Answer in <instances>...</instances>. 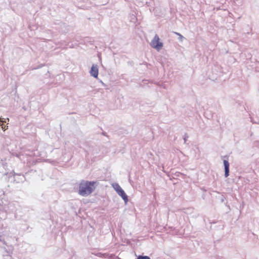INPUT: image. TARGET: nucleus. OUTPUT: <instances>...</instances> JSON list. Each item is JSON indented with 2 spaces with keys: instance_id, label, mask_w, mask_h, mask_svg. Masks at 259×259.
Here are the masks:
<instances>
[{
  "instance_id": "1",
  "label": "nucleus",
  "mask_w": 259,
  "mask_h": 259,
  "mask_svg": "<svg viewBox=\"0 0 259 259\" xmlns=\"http://www.w3.org/2000/svg\"><path fill=\"white\" fill-rule=\"evenodd\" d=\"M97 185L96 181L82 180L79 184L78 193L82 196L89 195L94 191Z\"/></svg>"
},
{
  "instance_id": "2",
  "label": "nucleus",
  "mask_w": 259,
  "mask_h": 259,
  "mask_svg": "<svg viewBox=\"0 0 259 259\" xmlns=\"http://www.w3.org/2000/svg\"><path fill=\"white\" fill-rule=\"evenodd\" d=\"M151 47L157 51L160 50L163 47V44L160 41L159 36L156 34L150 43Z\"/></svg>"
},
{
  "instance_id": "3",
  "label": "nucleus",
  "mask_w": 259,
  "mask_h": 259,
  "mask_svg": "<svg viewBox=\"0 0 259 259\" xmlns=\"http://www.w3.org/2000/svg\"><path fill=\"white\" fill-rule=\"evenodd\" d=\"M224 166H225V177L227 178L228 177V176L229 175L230 164L227 160H224Z\"/></svg>"
},
{
  "instance_id": "4",
  "label": "nucleus",
  "mask_w": 259,
  "mask_h": 259,
  "mask_svg": "<svg viewBox=\"0 0 259 259\" xmlns=\"http://www.w3.org/2000/svg\"><path fill=\"white\" fill-rule=\"evenodd\" d=\"M91 74L95 78H97L98 75V69L97 66H92L91 71Z\"/></svg>"
},
{
  "instance_id": "5",
  "label": "nucleus",
  "mask_w": 259,
  "mask_h": 259,
  "mask_svg": "<svg viewBox=\"0 0 259 259\" xmlns=\"http://www.w3.org/2000/svg\"><path fill=\"white\" fill-rule=\"evenodd\" d=\"M117 193L119 195H120L122 197V198L125 201V202L127 201V200H128L127 196L123 190H121L120 191H119Z\"/></svg>"
},
{
  "instance_id": "6",
  "label": "nucleus",
  "mask_w": 259,
  "mask_h": 259,
  "mask_svg": "<svg viewBox=\"0 0 259 259\" xmlns=\"http://www.w3.org/2000/svg\"><path fill=\"white\" fill-rule=\"evenodd\" d=\"M113 187L117 192V193H118L119 191L122 190L121 187L117 184H115V185H114Z\"/></svg>"
},
{
  "instance_id": "7",
  "label": "nucleus",
  "mask_w": 259,
  "mask_h": 259,
  "mask_svg": "<svg viewBox=\"0 0 259 259\" xmlns=\"http://www.w3.org/2000/svg\"><path fill=\"white\" fill-rule=\"evenodd\" d=\"M136 259H150V258L148 256H142L139 255L138 256V257Z\"/></svg>"
},
{
  "instance_id": "8",
  "label": "nucleus",
  "mask_w": 259,
  "mask_h": 259,
  "mask_svg": "<svg viewBox=\"0 0 259 259\" xmlns=\"http://www.w3.org/2000/svg\"><path fill=\"white\" fill-rule=\"evenodd\" d=\"M175 33H176L177 35H179V36H181V37H183L182 35L181 34H180V33H178V32H175Z\"/></svg>"
}]
</instances>
